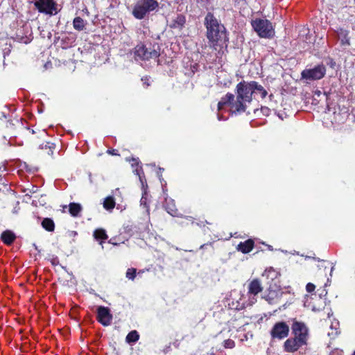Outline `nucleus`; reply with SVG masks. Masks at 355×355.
<instances>
[{
    "label": "nucleus",
    "instance_id": "nucleus-1",
    "mask_svg": "<svg viewBox=\"0 0 355 355\" xmlns=\"http://www.w3.org/2000/svg\"><path fill=\"white\" fill-rule=\"evenodd\" d=\"M205 26L207 29L206 36L209 46L217 51L227 47L228 37L226 29L220 24L211 12H208L205 17Z\"/></svg>",
    "mask_w": 355,
    "mask_h": 355
},
{
    "label": "nucleus",
    "instance_id": "nucleus-2",
    "mask_svg": "<svg viewBox=\"0 0 355 355\" xmlns=\"http://www.w3.org/2000/svg\"><path fill=\"white\" fill-rule=\"evenodd\" d=\"M6 128L8 129V133L12 137H15L21 136L26 139L35 140L33 137L35 133H37L38 137H46L47 136V132L44 130L37 129L35 130L33 128L25 126L22 119H13L8 120L6 122Z\"/></svg>",
    "mask_w": 355,
    "mask_h": 355
},
{
    "label": "nucleus",
    "instance_id": "nucleus-3",
    "mask_svg": "<svg viewBox=\"0 0 355 355\" xmlns=\"http://www.w3.org/2000/svg\"><path fill=\"white\" fill-rule=\"evenodd\" d=\"M236 103L234 107L239 114L245 112L247 109L246 103H250L254 94L253 81L243 80L236 86Z\"/></svg>",
    "mask_w": 355,
    "mask_h": 355
},
{
    "label": "nucleus",
    "instance_id": "nucleus-4",
    "mask_svg": "<svg viewBox=\"0 0 355 355\" xmlns=\"http://www.w3.org/2000/svg\"><path fill=\"white\" fill-rule=\"evenodd\" d=\"M135 55L144 61L157 60V64H160L158 59L160 55V46L158 43H139L135 48Z\"/></svg>",
    "mask_w": 355,
    "mask_h": 355
},
{
    "label": "nucleus",
    "instance_id": "nucleus-5",
    "mask_svg": "<svg viewBox=\"0 0 355 355\" xmlns=\"http://www.w3.org/2000/svg\"><path fill=\"white\" fill-rule=\"evenodd\" d=\"M304 305L313 311H319L325 304L326 290H306Z\"/></svg>",
    "mask_w": 355,
    "mask_h": 355
},
{
    "label": "nucleus",
    "instance_id": "nucleus-6",
    "mask_svg": "<svg viewBox=\"0 0 355 355\" xmlns=\"http://www.w3.org/2000/svg\"><path fill=\"white\" fill-rule=\"evenodd\" d=\"M158 7L159 3L156 0H138L132 8V15L137 19H143Z\"/></svg>",
    "mask_w": 355,
    "mask_h": 355
},
{
    "label": "nucleus",
    "instance_id": "nucleus-7",
    "mask_svg": "<svg viewBox=\"0 0 355 355\" xmlns=\"http://www.w3.org/2000/svg\"><path fill=\"white\" fill-rule=\"evenodd\" d=\"M251 26L261 38H272L275 35L272 24L266 19L257 18L251 21Z\"/></svg>",
    "mask_w": 355,
    "mask_h": 355
},
{
    "label": "nucleus",
    "instance_id": "nucleus-8",
    "mask_svg": "<svg viewBox=\"0 0 355 355\" xmlns=\"http://www.w3.org/2000/svg\"><path fill=\"white\" fill-rule=\"evenodd\" d=\"M326 67L323 64L315 66L312 69H306L301 72V78L306 80H317L324 77Z\"/></svg>",
    "mask_w": 355,
    "mask_h": 355
},
{
    "label": "nucleus",
    "instance_id": "nucleus-9",
    "mask_svg": "<svg viewBox=\"0 0 355 355\" xmlns=\"http://www.w3.org/2000/svg\"><path fill=\"white\" fill-rule=\"evenodd\" d=\"M291 329L293 334H294V338L299 340L300 343L306 344L308 338H309V332L308 329L304 323L294 321Z\"/></svg>",
    "mask_w": 355,
    "mask_h": 355
},
{
    "label": "nucleus",
    "instance_id": "nucleus-10",
    "mask_svg": "<svg viewBox=\"0 0 355 355\" xmlns=\"http://www.w3.org/2000/svg\"><path fill=\"white\" fill-rule=\"evenodd\" d=\"M333 267L328 268L324 267V268H318L315 276V283L317 286V287H319L320 288H324L327 286H329L330 284H329L330 282V279L327 276V274L329 273L330 275H331V272L333 270Z\"/></svg>",
    "mask_w": 355,
    "mask_h": 355
},
{
    "label": "nucleus",
    "instance_id": "nucleus-11",
    "mask_svg": "<svg viewBox=\"0 0 355 355\" xmlns=\"http://www.w3.org/2000/svg\"><path fill=\"white\" fill-rule=\"evenodd\" d=\"M35 7L41 13L53 15L56 13V3L54 0H37L34 3Z\"/></svg>",
    "mask_w": 355,
    "mask_h": 355
},
{
    "label": "nucleus",
    "instance_id": "nucleus-12",
    "mask_svg": "<svg viewBox=\"0 0 355 355\" xmlns=\"http://www.w3.org/2000/svg\"><path fill=\"white\" fill-rule=\"evenodd\" d=\"M289 330V327L286 322H279L272 328L270 335L273 339L282 340L288 336Z\"/></svg>",
    "mask_w": 355,
    "mask_h": 355
},
{
    "label": "nucleus",
    "instance_id": "nucleus-13",
    "mask_svg": "<svg viewBox=\"0 0 355 355\" xmlns=\"http://www.w3.org/2000/svg\"><path fill=\"white\" fill-rule=\"evenodd\" d=\"M278 291L279 290H248V294L251 296L261 293L263 297L270 304H272L275 302L279 297Z\"/></svg>",
    "mask_w": 355,
    "mask_h": 355
},
{
    "label": "nucleus",
    "instance_id": "nucleus-14",
    "mask_svg": "<svg viewBox=\"0 0 355 355\" xmlns=\"http://www.w3.org/2000/svg\"><path fill=\"white\" fill-rule=\"evenodd\" d=\"M235 96L232 93H227L224 96H223L220 101L218 103V110H221L224 106L228 105L230 107V110L234 113H239L236 110V107H234V104L236 103V100L234 99Z\"/></svg>",
    "mask_w": 355,
    "mask_h": 355
},
{
    "label": "nucleus",
    "instance_id": "nucleus-15",
    "mask_svg": "<svg viewBox=\"0 0 355 355\" xmlns=\"http://www.w3.org/2000/svg\"><path fill=\"white\" fill-rule=\"evenodd\" d=\"M98 321L103 326H108L111 324L112 315L108 308L105 306H98L97 311Z\"/></svg>",
    "mask_w": 355,
    "mask_h": 355
},
{
    "label": "nucleus",
    "instance_id": "nucleus-16",
    "mask_svg": "<svg viewBox=\"0 0 355 355\" xmlns=\"http://www.w3.org/2000/svg\"><path fill=\"white\" fill-rule=\"evenodd\" d=\"M164 207L165 210L167 211V213L169 214L171 216L174 217L179 216V210L176 207L174 200L168 198V196L165 197Z\"/></svg>",
    "mask_w": 355,
    "mask_h": 355
},
{
    "label": "nucleus",
    "instance_id": "nucleus-17",
    "mask_svg": "<svg viewBox=\"0 0 355 355\" xmlns=\"http://www.w3.org/2000/svg\"><path fill=\"white\" fill-rule=\"evenodd\" d=\"M299 340L293 338L287 339L284 345V349L287 352H296L300 347L304 345V343H300Z\"/></svg>",
    "mask_w": 355,
    "mask_h": 355
},
{
    "label": "nucleus",
    "instance_id": "nucleus-18",
    "mask_svg": "<svg viewBox=\"0 0 355 355\" xmlns=\"http://www.w3.org/2000/svg\"><path fill=\"white\" fill-rule=\"evenodd\" d=\"M254 246V241L252 239H248L243 242H240L236 247V250L243 254L250 252Z\"/></svg>",
    "mask_w": 355,
    "mask_h": 355
},
{
    "label": "nucleus",
    "instance_id": "nucleus-19",
    "mask_svg": "<svg viewBox=\"0 0 355 355\" xmlns=\"http://www.w3.org/2000/svg\"><path fill=\"white\" fill-rule=\"evenodd\" d=\"M339 39L340 40V44L342 46H350V37L349 36V31L343 28H338L336 31Z\"/></svg>",
    "mask_w": 355,
    "mask_h": 355
},
{
    "label": "nucleus",
    "instance_id": "nucleus-20",
    "mask_svg": "<svg viewBox=\"0 0 355 355\" xmlns=\"http://www.w3.org/2000/svg\"><path fill=\"white\" fill-rule=\"evenodd\" d=\"M1 239L7 245H12L16 239V235L11 230H5L1 234Z\"/></svg>",
    "mask_w": 355,
    "mask_h": 355
},
{
    "label": "nucleus",
    "instance_id": "nucleus-21",
    "mask_svg": "<svg viewBox=\"0 0 355 355\" xmlns=\"http://www.w3.org/2000/svg\"><path fill=\"white\" fill-rule=\"evenodd\" d=\"M37 145L40 149L44 150L49 155H52L53 154V151L56 147L55 144L51 141H44L41 144L39 143Z\"/></svg>",
    "mask_w": 355,
    "mask_h": 355
},
{
    "label": "nucleus",
    "instance_id": "nucleus-22",
    "mask_svg": "<svg viewBox=\"0 0 355 355\" xmlns=\"http://www.w3.org/2000/svg\"><path fill=\"white\" fill-rule=\"evenodd\" d=\"M186 23V18L183 15H178L172 21L170 27L182 30Z\"/></svg>",
    "mask_w": 355,
    "mask_h": 355
},
{
    "label": "nucleus",
    "instance_id": "nucleus-23",
    "mask_svg": "<svg viewBox=\"0 0 355 355\" xmlns=\"http://www.w3.org/2000/svg\"><path fill=\"white\" fill-rule=\"evenodd\" d=\"M93 236L96 241H100V244L103 245L104 241L108 239L106 231L103 228H98L94 231Z\"/></svg>",
    "mask_w": 355,
    "mask_h": 355
},
{
    "label": "nucleus",
    "instance_id": "nucleus-24",
    "mask_svg": "<svg viewBox=\"0 0 355 355\" xmlns=\"http://www.w3.org/2000/svg\"><path fill=\"white\" fill-rule=\"evenodd\" d=\"M82 211V206L79 203L71 202L69 205V211L71 216L77 217Z\"/></svg>",
    "mask_w": 355,
    "mask_h": 355
},
{
    "label": "nucleus",
    "instance_id": "nucleus-25",
    "mask_svg": "<svg viewBox=\"0 0 355 355\" xmlns=\"http://www.w3.org/2000/svg\"><path fill=\"white\" fill-rule=\"evenodd\" d=\"M254 94H259L261 98H266L268 94L267 91L262 85L256 81H253Z\"/></svg>",
    "mask_w": 355,
    "mask_h": 355
},
{
    "label": "nucleus",
    "instance_id": "nucleus-26",
    "mask_svg": "<svg viewBox=\"0 0 355 355\" xmlns=\"http://www.w3.org/2000/svg\"><path fill=\"white\" fill-rule=\"evenodd\" d=\"M42 227L48 232H53L55 230L54 221L50 218H45L42 221Z\"/></svg>",
    "mask_w": 355,
    "mask_h": 355
},
{
    "label": "nucleus",
    "instance_id": "nucleus-27",
    "mask_svg": "<svg viewBox=\"0 0 355 355\" xmlns=\"http://www.w3.org/2000/svg\"><path fill=\"white\" fill-rule=\"evenodd\" d=\"M73 26L74 29L78 31H81L85 29V23L80 17H76L73 19Z\"/></svg>",
    "mask_w": 355,
    "mask_h": 355
},
{
    "label": "nucleus",
    "instance_id": "nucleus-28",
    "mask_svg": "<svg viewBox=\"0 0 355 355\" xmlns=\"http://www.w3.org/2000/svg\"><path fill=\"white\" fill-rule=\"evenodd\" d=\"M116 202L112 196H107L103 202V207L108 211L112 210L115 207Z\"/></svg>",
    "mask_w": 355,
    "mask_h": 355
},
{
    "label": "nucleus",
    "instance_id": "nucleus-29",
    "mask_svg": "<svg viewBox=\"0 0 355 355\" xmlns=\"http://www.w3.org/2000/svg\"><path fill=\"white\" fill-rule=\"evenodd\" d=\"M139 338L138 332L135 330L131 331L126 336V342L128 343H135Z\"/></svg>",
    "mask_w": 355,
    "mask_h": 355
},
{
    "label": "nucleus",
    "instance_id": "nucleus-30",
    "mask_svg": "<svg viewBox=\"0 0 355 355\" xmlns=\"http://www.w3.org/2000/svg\"><path fill=\"white\" fill-rule=\"evenodd\" d=\"M137 269L134 268H128L126 271L125 276L128 279L133 280L136 277Z\"/></svg>",
    "mask_w": 355,
    "mask_h": 355
},
{
    "label": "nucleus",
    "instance_id": "nucleus-31",
    "mask_svg": "<svg viewBox=\"0 0 355 355\" xmlns=\"http://www.w3.org/2000/svg\"><path fill=\"white\" fill-rule=\"evenodd\" d=\"M248 288H262L260 280L258 279H253L250 282Z\"/></svg>",
    "mask_w": 355,
    "mask_h": 355
},
{
    "label": "nucleus",
    "instance_id": "nucleus-32",
    "mask_svg": "<svg viewBox=\"0 0 355 355\" xmlns=\"http://www.w3.org/2000/svg\"><path fill=\"white\" fill-rule=\"evenodd\" d=\"M223 346L227 349H232L235 346L234 341L231 339L225 340L223 343Z\"/></svg>",
    "mask_w": 355,
    "mask_h": 355
},
{
    "label": "nucleus",
    "instance_id": "nucleus-33",
    "mask_svg": "<svg viewBox=\"0 0 355 355\" xmlns=\"http://www.w3.org/2000/svg\"><path fill=\"white\" fill-rule=\"evenodd\" d=\"M33 137L35 138V140H30V139H27V140L32 142L33 144H34L35 145H37L40 143L39 140L44 139L45 138V137H38V135L37 133H35L33 135Z\"/></svg>",
    "mask_w": 355,
    "mask_h": 355
},
{
    "label": "nucleus",
    "instance_id": "nucleus-34",
    "mask_svg": "<svg viewBox=\"0 0 355 355\" xmlns=\"http://www.w3.org/2000/svg\"><path fill=\"white\" fill-rule=\"evenodd\" d=\"M141 81L143 82V84L146 85V87H148L150 85L149 84V78L146 76L141 78Z\"/></svg>",
    "mask_w": 355,
    "mask_h": 355
},
{
    "label": "nucleus",
    "instance_id": "nucleus-35",
    "mask_svg": "<svg viewBox=\"0 0 355 355\" xmlns=\"http://www.w3.org/2000/svg\"><path fill=\"white\" fill-rule=\"evenodd\" d=\"M330 355H343V352L338 349H336L334 351H332L330 353Z\"/></svg>",
    "mask_w": 355,
    "mask_h": 355
},
{
    "label": "nucleus",
    "instance_id": "nucleus-36",
    "mask_svg": "<svg viewBox=\"0 0 355 355\" xmlns=\"http://www.w3.org/2000/svg\"><path fill=\"white\" fill-rule=\"evenodd\" d=\"M317 287L315 283H308L306 286V288H315Z\"/></svg>",
    "mask_w": 355,
    "mask_h": 355
},
{
    "label": "nucleus",
    "instance_id": "nucleus-37",
    "mask_svg": "<svg viewBox=\"0 0 355 355\" xmlns=\"http://www.w3.org/2000/svg\"><path fill=\"white\" fill-rule=\"evenodd\" d=\"M205 224H209V225H211V223L205 220V222L204 221H200V223H197V225L200 227H202V226H205Z\"/></svg>",
    "mask_w": 355,
    "mask_h": 355
},
{
    "label": "nucleus",
    "instance_id": "nucleus-38",
    "mask_svg": "<svg viewBox=\"0 0 355 355\" xmlns=\"http://www.w3.org/2000/svg\"><path fill=\"white\" fill-rule=\"evenodd\" d=\"M115 239H116V238H112V239H110L108 241V243H111V244H112V245H118L119 243H117V242H115Z\"/></svg>",
    "mask_w": 355,
    "mask_h": 355
},
{
    "label": "nucleus",
    "instance_id": "nucleus-39",
    "mask_svg": "<svg viewBox=\"0 0 355 355\" xmlns=\"http://www.w3.org/2000/svg\"><path fill=\"white\" fill-rule=\"evenodd\" d=\"M140 202L141 205H143L145 207H148L146 204V198L142 197Z\"/></svg>",
    "mask_w": 355,
    "mask_h": 355
},
{
    "label": "nucleus",
    "instance_id": "nucleus-40",
    "mask_svg": "<svg viewBox=\"0 0 355 355\" xmlns=\"http://www.w3.org/2000/svg\"><path fill=\"white\" fill-rule=\"evenodd\" d=\"M116 152V150H114V149L107 150V153L108 154H110V155H117V153Z\"/></svg>",
    "mask_w": 355,
    "mask_h": 355
},
{
    "label": "nucleus",
    "instance_id": "nucleus-41",
    "mask_svg": "<svg viewBox=\"0 0 355 355\" xmlns=\"http://www.w3.org/2000/svg\"><path fill=\"white\" fill-rule=\"evenodd\" d=\"M266 246L267 247V249L270 251H272L273 250V247L270 245H268L266 244Z\"/></svg>",
    "mask_w": 355,
    "mask_h": 355
},
{
    "label": "nucleus",
    "instance_id": "nucleus-42",
    "mask_svg": "<svg viewBox=\"0 0 355 355\" xmlns=\"http://www.w3.org/2000/svg\"><path fill=\"white\" fill-rule=\"evenodd\" d=\"M186 218H187V220H189L191 221V222H192V223H193V218L192 216H186Z\"/></svg>",
    "mask_w": 355,
    "mask_h": 355
},
{
    "label": "nucleus",
    "instance_id": "nucleus-43",
    "mask_svg": "<svg viewBox=\"0 0 355 355\" xmlns=\"http://www.w3.org/2000/svg\"><path fill=\"white\" fill-rule=\"evenodd\" d=\"M315 94L320 96L322 94V92L320 91H317L315 92Z\"/></svg>",
    "mask_w": 355,
    "mask_h": 355
},
{
    "label": "nucleus",
    "instance_id": "nucleus-44",
    "mask_svg": "<svg viewBox=\"0 0 355 355\" xmlns=\"http://www.w3.org/2000/svg\"><path fill=\"white\" fill-rule=\"evenodd\" d=\"M261 110L264 112V110H266L267 112H269V109L268 107H262Z\"/></svg>",
    "mask_w": 355,
    "mask_h": 355
},
{
    "label": "nucleus",
    "instance_id": "nucleus-45",
    "mask_svg": "<svg viewBox=\"0 0 355 355\" xmlns=\"http://www.w3.org/2000/svg\"><path fill=\"white\" fill-rule=\"evenodd\" d=\"M163 191H164V194H165L166 196H167V194L165 193V189H163Z\"/></svg>",
    "mask_w": 355,
    "mask_h": 355
},
{
    "label": "nucleus",
    "instance_id": "nucleus-46",
    "mask_svg": "<svg viewBox=\"0 0 355 355\" xmlns=\"http://www.w3.org/2000/svg\"><path fill=\"white\" fill-rule=\"evenodd\" d=\"M159 170H160V172H162V170H164V168H159Z\"/></svg>",
    "mask_w": 355,
    "mask_h": 355
},
{
    "label": "nucleus",
    "instance_id": "nucleus-47",
    "mask_svg": "<svg viewBox=\"0 0 355 355\" xmlns=\"http://www.w3.org/2000/svg\"><path fill=\"white\" fill-rule=\"evenodd\" d=\"M159 170H160V172H162V170H164V168H159Z\"/></svg>",
    "mask_w": 355,
    "mask_h": 355
},
{
    "label": "nucleus",
    "instance_id": "nucleus-48",
    "mask_svg": "<svg viewBox=\"0 0 355 355\" xmlns=\"http://www.w3.org/2000/svg\"><path fill=\"white\" fill-rule=\"evenodd\" d=\"M353 355H355V352H354Z\"/></svg>",
    "mask_w": 355,
    "mask_h": 355
}]
</instances>
